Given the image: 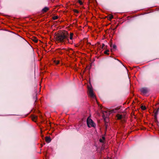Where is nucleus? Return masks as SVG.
<instances>
[{"label":"nucleus","instance_id":"0eeeda50","mask_svg":"<svg viewBox=\"0 0 159 159\" xmlns=\"http://www.w3.org/2000/svg\"><path fill=\"white\" fill-rule=\"evenodd\" d=\"M116 117L118 119L120 120L122 118V116L119 114H118L116 115Z\"/></svg>","mask_w":159,"mask_h":159},{"label":"nucleus","instance_id":"f257e3e1","mask_svg":"<svg viewBox=\"0 0 159 159\" xmlns=\"http://www.w3.org/2000/svg\"><path fill=\"white\" fill-rule=\"evenodd\" d=\"M56 40L58 42L62 44H66L69 43L70 44L73 43L72 41H70L68 37L64 34H61L57 35L56 37Z\"/></svg>","mask_w":159,"mask_h":159},{"label":"nucleus","instance_id":"1a4fd4ad","mask_svg":"<svg viewBox=\"0 0 159 159\" xmlns=\"http://www.w3.org/2000/svg\"><path fill=\"white\" fill-rule=\"evenodd\" d=\"M113 18V16L112 15H109L108 16V19L110 20Z\"/></svg>","mask_w":159,"mask_h":159},{"label":"nucleus","instance_id":"6ab92c4d","mask_svg":"<svg viewBox=\"0 0 159 159\" xmlns=\"http://www.w3.org/2000/svg\"><path fill=\"white\" fill-rule=\"evenodd\" d=\"M102 139L104 140V141L105 140V137L104 136H102Z\"/></svg>","mask_w":159,"mask_h":159},{"label":"nucleus","instance_id":"6e6552de","mask_svg":"<svg viewBox=\"0 0 159 159\" xmlns=\"http://www.w3.org/2000/svg\"><path fill=\"white\" fill-rule=\"evenodd\" d=\"M48 8L47 7H45L43 9L42 11L44 12H46L48 10Z\"/></svg>","mask_w":159,"mask_h":159},{"label":"nucleus","instance_id":"9b49d317","mask_svg":"<svg viewBox=\"0 0 159 159\" xmlns=\"http://www.w3.org/2000/svg\"><path fill=\"white\" fill-rule=\"evenodd\" d=\"M54 62L57 65L59 63V61H58L57 60H55Z\"/></svg>","mask_w":159,"mask_h":159},{"label":"nucleus","instance_id":"f8f14e48","mask_svg":"<svg viewBox=\"0 0 159 159\" xmlns=\"http://www.w3.org/2000/svg\"><path fill=\"white\" fill-rule=\"evenodd\" d=\"M73 11L75 13H78L79 12V11L76 9H74L73 10Z\"/></svg>","mask_w":159,"mask_h":159},{"label":"nucleus","instance_id":"2eb2a0df","mask_svg":"<svg viewBox=\"0 0 159 159\" xmlns=\"http://www.w3.org/2000/svg\"><path fill=\"white\" fill-rule=\"evenodd\" d=\"M79 3L80 5H82L83 4V3L82 2L81 0L79 1Z\"/></svg>","mask_w":159,"mask_h":159},{"label":"nucleus","instance_id":"423d86ee","mask_svg":"<svg viewBox=\"0 0 159 159\" xmlns=\"http://www.w3.org/2000/svg\"><path fill=\"white\" fill-rule=\"evenodd\" d=\"M45 140L46 142L48 143H50L51 141V138L50 137H46Z\"/></svg>","mask_w":159,"mask_h":159},{"label":"nucleus","instance_id":"4be33fe9","mask_svg":"<svg viewBox=\"0 0 159 159\" xmlns=\"http://www.w3.org/2000/svg\"><path fill=\"white\" fill-rule=\"evenodd\" d=\"M37 41H38L37 40H36L35 41V42H37Z\"/></svg>","mask_w":159,"mask_h":159},{"label":"nucleus","instance_id":"4468645a","mask_svg":"<svg viewBox=\"0 0 159 159\" xmlns=\"http://www.w3.org/2000/svg\"><path fill=\"white\" fill-rule=\"evenodd\" d=\"M99 141L101 143H103L104 142V140L102 138H101L99 139Z\"/></svg>","mask_w":159,"mask_h":159},{"label":"nucleus","instance_id":"412c9836","mask_svg":"<svg viewBox=\"0 0 159 159\" xmlns=\"http://www.w3.org/2000/svg\"><path fill=\"white\" fill-rule=\"evenodd\" d=\"M105 46V44L103 43L102 44V48H103Z\"/></svg>","mask_w":159,"mask_h":159},{"label":"nucleus","instance_id":"39448f33","mask_svg":"<svg viewBox=\"0 0 159 159\" xmlns=\"http://www.w3.org/2000/svg\"><path fill=\"white\" fill-rule=\"evenodd\" d=\"M73 36V34L72 33H70V37H69L70 39V40H69L70 41H72L73 43V40H74Z\"/></svg>","mask_w":159,"mask_h":159},{"label":"nucleus","instance_id":"ddd939ff","mask_svg":"<svg viewBox=\"0 0 159 159\" xmlns=\"http://www.w3.org/2000/svg\"><path fill=\"white\" fill-rule=\"evenodd\" d=\"M58 18V17L57 16H54L53 17V19L54 20H56Z\"/></svg>","mask_w":159,"mask_h":159},{"label":"nucleus","instance_id":"f3484780","mask_svg":"<svg viewBox=\"0 0 159 159\" xmlns=\"http://www.w3.org/2000/svg\"><path fill=\"white\" fill-rule=\"evenodd\" d=\"M141 108L143 110H144L145 109H146V107H144V106H142L141 107Z\"/></svg>","mask_w":159,"mask_h":159},{"label":"nucleus","instance_id":"20e7f679","mask_svg":"<svg viewBox=\"0 0 159 159\" xmlns=\"http://www.w3.org/2000/svg\"><path fill=\"white\" fill-rule=\"evenodd\" d=\"M141 92L143 94H146L149 91V90L147 88H142L140 89Z\"/></svg>","mask_w":159,"mask_h":159},{"label":"nucleus","instance_id":"aec40b11","mask_svg":"<svg viewBox=\"0 0 159 159\" xmlns=\"http://www.w3.org/2000/svg\"><path fill=\"white\" fill-rule=\"evenodd\" d=\"M158 110H157L156 111V112L155 113L156 115H157L158 114Z\"/></svg>","mask_w":159,"mask_h":159},{"label":"nucleus","instance_id":"7ed1b4c3","mask_svg":"<svg viewBox=\"0 0 159 159\" xmlns=\"http://www.w3.org/2000/svg\"><path fill=\"white\" fill-rule=\"evenodd\" d=\"M88 94L89 96L93 99H95V96L94 95L93 90L92 88V87H88Z\"/></svg>","mask_w":159,"mask_h":159},{"label":"nucleus","instance_id":"dca6fc26","mask_svg":"<svg viewBox=\"0 0 159 159\" xmlns=\"http://www.w3.org/2000/svg\"><path fill=\"white\" fill-rule=\"evenodd\" d=\"M116 45H115V44L113 45V46H112V48L113 49H116Z\"/></svg>","mask_w":159,"mask_h":159},{"label":"nucleus","instance_id":"f03ea898","mask_svg":"<svg viewBox=\"0 0 159 159\" xmlns=\"http://www.w3.org/2000/svg\"><path fill=\"white\" fill-rule=\"evenodd\" d=\"M87 124L89 128L91 127H95L96 126L93 120L89 118H88L87 120Z\"/></svg>","mask_w":159,"mask_h":159},{"label":"nucleus","instance_id":"9d476101","mask_svg":"<svg viewBox=\"0 0 159 159\" xmlns=\"http://www.w3.org/2000/svg\"><path fill=\"white\" fill-rule=\"evenodd\" d=\"M37 118V117L36 116H34L32 118L33 120L34 121H36Z\"/></svg>","mask_w":159,"mask_h":159},{"label":"nucleus","instance_id":"a211bd4d","mask_svg":"<svg viewBox=\"0 0 159 159\" xmlns=\"http://www.w3.org/2000/svg\"><path fill=\"white\" fill-rule=\"evenodd\" d=\"M109 52V50H107L105 52V54H108V52Z\"/></svg>","mask_w":159,"mask_h":159}]
</instances>
